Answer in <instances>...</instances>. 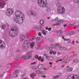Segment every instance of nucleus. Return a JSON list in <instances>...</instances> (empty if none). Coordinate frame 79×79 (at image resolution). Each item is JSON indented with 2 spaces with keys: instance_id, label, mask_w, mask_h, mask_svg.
<instances>
[{
  "instance_id": "obj_1",
  "label": "nucleus",
  "mask_w": 79,
  "mask_h": 79,
  "mask_svg": "<svg viewBox=\"0 0 79 79\" xmlns=\"http://www.w3.org/2000/svg\"><path fill=\"white\" fill-rule=\"evenodd\" d=\"M15 15L16 16L14 17V21L20 24H22L23 21L25 20V16L24 13L19 10H17L15 12Z\"/></svg>"
},
{
  "instance_id": "obj_2",
  "label": "nucleus",
  "mask_w": 79,
  "mask_h": 79,
  "mask_svg": "<svg viewBox=\"0 0 79 79\" xmlns=\"http://www.w3.org/2000/svg\"><path fill=\"white\" fill-rule=\"evenodd\" d=\"M18 34V29L16 27H14L11 29L9 32V35L10 37H14L16 36Z\"/></svg>"
},
{
  "instance_id": "obj_3",
  "label": "nucleus",
  "mask_w": 79,
  "mask_h": 79,
  "mask_svg": "<svg viewBox=\"0 0 79 79\" xmlns=\"http://www.w3.org/2000/svg\"><path fill=\"white\" fill-rule=\"evenodd\" d=\"M38 3L40 6L44 8L47 6V1L46 0H39Z\"/></svg>"
},
{
  "instance_id": "obj_4",
  "label": "nucleus",
  "mask_w": 79,
  "mask_h": 79,
  "mask_svg": "<svg viewBox=\"0 0 79 79\" xmlns=\"http://www.w3.org/2000/svg\"><path fill=\"white\" fill-rule=\"evenodd\" d=\"M65 12V9L63 7L60 6L57 8V13L59 14H63Z\"/></svg>"
},
{
  "instance_id": "obj_5",
  "label": "nucleus",
  "mask_w": 79,
  "mask_h": 79,
  "mask_svg": "<svg viewBox=\"0 0 79 79\" xmlns=\"http://www.w3.org/2000/svg\"><path fill=\"white\" fill-rule=\"evenodd\" d=\"M13 9L12 8L8 9L6 12V15L8 16H11L13 15Z\"/></svg>"
},
{
  "instance_id": "obj_6",
  "label": "nucleus",
  "mask_w": 79,
  "mask_h": 79,
  "mask_svg": "<svg viewBox=\"0 0 79 79\" xmlns=\"http://www.w3.org/2000/svg\"><path fill=\"white\" fill-rule=\"evenodd\" d=\"M79 77L76 75H70L68 77V79H79Z\"/></svg>"
},
{
  "instance_id": "obj_7",
  "label": "nucleus",
  "mask_w": 79,
  "mask_h": 79,
  "mask_svg": "<svg viewBox=\"0 0 79 79\" xmlns=\"http://www.w3.org/2000/svg\"><path fill=\"white\" fill-rule=\"evenodd\" d=\"M6 46L5 43L2 40H0V48H4Z\"/></svg>"
},
{
  "instance_id": "obj_8",
  "label": "nucleus",
  "mask_w": 79,
  "mask_h": 79,
  "mask_svg": "<svg viewBox=\"0 0 79 79\" xmlns=\"http://www.w3.org/2000/svg\"><path fill=\"white\" fill-rule=\"evenodd\" d=\"M5 5V2H3V0H0V7L1 8L4 7V6Z\"/></svg>"
},
{
  "instance_id": "obj_9",
  "label": "nucleus",
  "mask_w": 79,
  "mask_h": 79,
  "mask_svg": "<svg viewBox=\"0 0 79 79\" xmlns=\"http://www.w3.org/2000/svg\"><path fill=\"white\" fill-rule=\"evenodd\" d=\"M31 15L33 16H37V12L35 11L32 10H31Z\"/></svg>"
},
{
  "instance_id": "obj_10",
  "label": "nucleus",
  "mask_w": 79,
  "mask_h": 79,
  "mask_svg": "<svg viewBox=\"0 0 79 79\" xmlns=\"http://www.w3.org/2000/svg\"><path fill=\"white\" fill-rule=\"evenodd\" d=\"M19 73V70H17L15 71L14 74V76L15 77H18V74Z\"/></svg>"
},
{
  "instance_id": "obj_11",
  "label": "nucleus",
  "mask_w": 79,
  "mask_h": 79,
  "mask_svg": "<svg viewBox=\"0 0 79 79\" xmlns=\"http://www.w3.org/2000/svg\"><path fill=\"white\" fill-rule=\"evenodd\" d=\"M27 57L28 59L32 58V52H28L27 53Z\"/></svg>"
},
{
  "instance_id": "obj_12",
  "label": "nucleus",
  "mask_w": 79,
  "mask_h": 79,
  "mask_svg": "<svg viewBox=\"0 0 79 79\" xmlns=\"http://www.w3.org/2000/svg\"><path fill=\"white\" fill-rule=\"evenodd\" d=\"M75 34V32H74V31H71L68 32V35H74Z\"/></svg>"
},
{
  "instance_id": "obj_13",
  "label": "nucleus",
  "mask_w": 79,
  "mask_h": 79,
  "mask_svg": "<svg viewBox=\"0 0 79 79\" xmlns=\"http://www.w3.org/2000/svg\"><path fill=\"white\" fill-rule=\"evenodd\" d=\"M63 22H64V20H60L59 21H58L56 23V24H54L53 26H55V25H60V23H63Z\"/></svg>"
},
{
  "instance_id": "obj_14",
  "label": "nucleus",
  "mask_w": 79,
  "mask_h": 79,
  "mask_svg": "<svg viewBox=\"0 0 79 79\" xmlns=\"http://www.w3.org/2000/svg\"><path fill=\"white\" fill-rule=\"evenodd\" d=\"M38 69H42L44 68V65L42 64H39L38 66Z\"/></svg>"
},
{
  "instance_id": "obj_15",
  "label": "nucleus",
  "mask_w": 79,
  "mask_h": 79,
  "mask_svg": "<svg viewBox=\"0 0 79 79\" xmlns=\"http://www.w3.org/2000/svg\"><path fill=\"white\" fill-rule=\"evenodd\" d=\"M36 76V74H35V73H31L30 75V76H31V78H32V79L34 78V77H35Z\"/></svg>"
},
{
  "instance_id": "obj_16",
  "label": "nucleus",
  "mask_w": 79,
  "mask_h": 79,
  "mask_svg": "<svg viewBox=\"0 0 79 79\" xmlns=\"http://www.w3.org/2000/svg\"><path fill=\"white\" fill-rule=\"evenodd\" d=\"M25 35L23 34L21 35L20 36V38L21 40H24L25 39Z\"/></svg>"
},
{
  "instance_id": "obj_17",
  "label": "nucleus",
  "mask_w": 79,
  "mask_h": 79,
  "mask_svg": "<svg viewBox=\"0 0 79 79\" xmlns=\"http://www.w3.org/2000/svg\"><path fill=\"white\" fill-rule=\"evenodd\" d=\"M43 55L44 56V57H45V58H46V60L48 59V57L49 56H48V55L47 54L44 53L43 54Z\"/></svg>"
},
{
  "instance_id": "obj_18",
  "label": "nucleus",
  "mask_w": 79,
  "mask_h": 79,
  "mask_svg": "<svg viewBox=\"0 0 79 79\" xmlns=\"http://www.w3.org/2000/svg\"><path fill=\"white\" fill-rule=\"evenodd\" d=\"M22 58L23 60H28L29 59L27 56H23L22 57Z\"/></svg>"
},
{
  "instance_id": "obj_19",
  "label": "nucleus",
  "mask_w": 79,
  "mask_h": 79,
  "mask_svg": "<svg viewBox=\"0 0 79 79\" xmlns=\"http://www.w3.org/2000/svg\"><path fill=\"white\" fill-rule=\"evenodd\" d=\"M35 45V42H32L31 45V48H32V49H33V48L34 47V45Z\"/></svg>"
},
{
  "instance_id": "obj_20",
  "label": "nucleus",
  "mask_w": 79,
  "mask_h": 79,
  "mask_svg": "<svg viewBox=\"0 0 79 79\" xmlns=\"http://www.w3.org/2000/svg\"><path fill=\"white\" fill-rule=\"evenodd\" d=\"M24 43L25 44H26V45H29V44H30V41L27 40H25L24 41Z\"/></svg>"
},
{
  "instance_id": "obj_21",
  "label": "nucleus",
  "mask_w": 79,
  "mask_h": 79,
  "mask_svg": "<svg viewBox=\"0 0 79 79\" xmlns=\"http://www.w3.org/2000/svg\"><path fill=\"white\" fill-rule=\"evenodd\" d=\"M57 36H60L62 35V33L60 32V31H59L58 32L57 34Z\"/></svg>"
},
{
  "instance_id": "obj_22",
  "label": "nucleus",
  "mask_w": 79,
  "mask_h": 79,
  "mask_svg": "<svg viewBox=\"0 0 79 79\" xmlns=\"http://www.w3.org/2000/svg\"><path fill=\"white\" fill-rule=\"evenodd\" d=\"M53 60V57L52 56L49 57H48V59H47V60Z\"/></svg>"
},
{
  "instance_id": "obj_23",
  "label": "nucleus",
  "mask_w": 79,
  "mask_h": 79,
  "mask_svg": "<svg viewBox=\"0 0 79 79\" xmlns=\"http://www.w3.org/2000/svg\"><path fill=\"white\" fill-rule=\"evenodd\" d=\"M60 77V75H58L56 76H53L52 77V79H57V78H58Z\"/></svg>"
},
{
  "instance_id": "obj_24",
  "label": "nucleus",
  "mask_w": 79,
  "mask_h": 79,
  "mask_svg": "<svg viewBox=\"0 0 79 79\" xmlns=\"http://www.w3.org/2000/svg\"><path fill=\"white\" fill-rule=\"evenodd\" d=\"M36 43H40L42 42H43V41L41 40H36Z\"/></svg>"
},
{
  "instance_id": "obj_25",
  "label": "nucleus",
  "mask_w": 79,
  "mask_h": 79,
  "mask_svg": "<svg viewBox=\"0 0 79 79\" xmlns=\"http://www.w3.org/2000/svg\"><path fill=\"white\" fill-rule=\"evenodd\" d=\"M26 76V72H24L23 74L21 75V77L23 78Z\"/></svg>"
},
{
  "instance_id": "obj_26",
  "label": "nucleus",
  "mask_w": 79,
  "mask_h": 79,
  "mask_svg": "<svg viewBox=\"0 0 79 79\" xmlns=\"http://www.w3.org/2000/svg\"><path fill=\"white\" fill-rule=\"evenodd\" d=\"M40 23L41 24H43L44 23V20H40Z\"/></svg>"
},
{
  "instance_id": "obj_27",
  "label": "nucleus",
  "mask_w": 79,
  "mask_h": 79,
  "mask_svg": "<svg viewBox=\"0 0 79 79\" xmlns=\"http://www.w3.org/2000/svg\"><path fill=\"white\" fill-rule=\"evenodd\" d=\"M61 3L59 2H57L56 4V6H61Z\"/></svg>"
},
{
  "instance_id": "obj_28",
  "label": "nucleus",
  "mask_w": 79,
  "mask_h": 79,
  "mask_svg": "<svg viewBox=\"0 0 79 79\" xmlns=\"http://www.w3.org/2000/svg\"><path fill=\"white\" fill-rule=\"evenodd\" d=\"M42 34H43L44 35H46L47 33L45 32V31L44 30H43L42 31Z\"/></svg>"
},
{
  "instance_id": "obj_29",
  "label": "nucleus",
  "mask_w": 79,
  "mask_h": 79,
  "mask_svg": "<svg viewBox=\"0 0 79 79\" xmlns=\"http://www.w3.org/2000/svg\"><path fill=\"white\" fill-rule=\"evenodd\" d=\"M35 73L37 74H40L42 73V72L40 70H37L35 71Z\"/></svg>"
},
{
  "instance_id": "obj_30",
  "label": "nucleus",
  "mask_w": 79,
  "mask_h": 79,
  "mask_svg": "<svg viewBox=\"0 0 79 79\" xmlns=\"http://www.w3.org/2000/svg\"><path fill=\"white\" fill-rule=\"evenodd\" d=\"M74 1L75 3L79 4V0H74Z\"/></svg>"
},
{
  "instance_id": "obj_31",
  "label": "nucleus",
  "mask_w": 79,
  "mask_h": 79,
  "mask_svg": "<svg viewBox=\"0 0 79 79\" xmlns=\"http://www.w3.org/2000/svg\"><path fill=\"white\" fill-rule=\"evenodd\" d=\"M73 62L74 63H77V62H78V60L77 59H74L73 60Z\"/></svg>"
},
{
  "instance_id": "obj_32",
  "label": "nucleus",
  "mask_w": 79,
  "mask_h": 79,
  "mask_svg": "<svg viewBox=\"0 0 79 79\" xmlns=\"http://www.w3.org/2000/svg\"><path fill=\"white\" fill-rule=\"evenodd\" d=\"M55 46H56V47H60V44L59 43H55Z\"/></svg>"
},
{
  "instance_id": "obj_33",
  "label": "nucleus",
  "mask_w": 79,
  "mask_h": 79,
  "mask_svg": "<svg viewBox=\"0 0 79 79\" xmlns=\"http://www.w3.org/2000/svg\"><path fill=\"white\" fill-rule=\"evenodd\" d=\"M30 40H35V36H33L30 38Z\"/></svg>"
},
{
  "instance_id": "obj_34",
  "label": "nucleus",
  "mask_w": 79,
  "mask_h": 79,
  "mask_svg": "<svg viewBox=\"0 0 79 79\" xmlns=\"http://www.w3.org/2000/svg\"><path fill=\"white\" fill-rule=\"evenodd\" d=\"M67 58H68V56H66L63 58V60H67Z\"/></svg>"
},
{
  "instance_id": "obj_35",
  "label": "nucleus",
  "mask_w": 79,
  "mask_h": 79,
  "mask_svg": "<svg viewBox=\"0 0 79 79\" xmlns=\"http://www.w3.org/2000/svg\"><path fill=\"white\" fill-rule=\"evenodd\" d=\"M7 68H10V67H11V64H8L6 65Z\"/></svg>"
},
{
  "instance_id": "obj_36",
  "label": "nucleus",
  "mask_w": 79,
  "mask_h": 79,
  "mask_svg": "<svg viewBox=\"0 0 79 79\" xmlns=\"http://www.w3.org/2000/svg\"><path fill=\"white\" fill-rule=\"evenodd\" d=\"M26 36L27 37V39H29V36L28 35V34H26Z\"/></svg>"
},
{
  "instance_id": "obj_37",
  "label": "nucleus",
  "mask_w": 79,
  "mask_h": 79,
  "mask_svg": "<svg viewBox=\"0 0 79 79\" xmlns=\"http://www.w3.org/2000/svg\"><path fill=\"white\" fill-rule=\"evenodd\" d=\"M73 70V69L71 67L69 69V71L70 72H71Z\"/></svg>"
},
{
  "instance_id": "obj_38",
  "label": "nucleus",
  "mask_w": 79,
  "mask_h": 79,
  "mask_svg": "<svg viewBox=\"0 0 79 79\" xmlns=\"http://www.w3.org/2000/svg\"><path fill=\"white\" fill-rule=\"evenodd\" d=\"M31 68L32 69H36V67L35 66H32Z\"/></svg>"
},
{
  "instance_id": "obj_39",
  "label": "nucleus",
  "mask_w": 79,
  "mask_h": 79,
  "mask_svg": "<svg viewBox=\"0 0 79 79\" xmlns=\"http://www.w3.org/2000/svg\"><path fill=\"white\" fill-rule=\"evenodd\" d=\"M31 10L28 11L27 12V14H28V15H31Z\"/></svg>"
},
{
  "instance_id": "obj_40",
  "label": "nucleus",
  "mask_w": 79,
  "mask_h": 79,
  "mask_svg": "<svg viewBox=\"0 0 79 79\" xmlns=\"http://www.w3.org/2000/svg\"><path fill=\"white\" fill-rule=\"evenodd\" d=\"M59 49L60 50H63V47H60L59 48Z\"/></svg>"
},
{
  "instance_id": "obj_41",
  "label": "nucleus",
  "mask_w": 79,
  "mask_h": 79,
  "mask_svg": "<svg viewBox=\"0 0 79 79\" xmlns=\"http://www.w3.org/2000/svg\"><path fill=\"white\" fill-rule=\"evenodd\" d=\"M43 29L42 27H40V28H39V31H42L43 30Z\"/></svg>"
},
{
  "instance_id": "obj_42",
  "label": "nucleus",
  "mask_w": 79,
  "mask_h": 79,
  "mask_svg": "<svg viewBox=\"0 0 79 79\" xmlns=\"http://www.w3.org/2000/svg\"><path fill=\"white\" fill-rule=\"evenodd\" d=\"M62 39H64V40H67V39L64 38V35H63L62 36Z\"/></svg>"
},
{
  "instance_id": "obj_43",
  "label": "nucleus",
  "mask_w": 79,
  "mask_h": 79,
  "mask_svg": "<svg viewBox=\"0 0 79 79\" xmlns=\"http://www.w3.org/2000/svg\"><path fill=\"white\" fill-rule=\"evenodd\" d=\"M35 58H36V59H38V58H39V56L37 55H36L35 56Z\"/></svg>"
},
{
  "instance_id": "obj_44",
  "label": "nucleus",
  "mask_w": 79,
  "mask_h": 79,
  "mask_svg": "<svg viewBox=\"0 0 79 79\" xmlns=\"http://www.w3.org/2000/svg\"><path fill=\"white\" fill-rule=\"evenodd\" d=\"M53 55H55L56 53V51H53Z\"/></svg>"
},
{
  "instance_id": "obj_45",
  "label": "nucleus",
  "mask_w": 79,
  "mask_h": 79,
  "mask_svg": "<svg viewBox=\"0 0 79 79\" xmlns=\"http://www.w3.org/2000/svg\"><path fill=\"white\" fill-rule=\"evenodd\" d=\"M5 27H6V26H5V25H2V28L3 29H5Z\"/></svg>"
},
{
  "instance_id": "obj_46",
  "label": "nucleus",
  "mask_w": 79,
  "mask_h": 79,
  "mask_svg": "<svg viewBox=\"0 0 79 79\" xmlns=\"http://www.w3.org/2000/svg\"><path fill=\"white\" fill-rule=\"evenodd\" d=\"M63 50H66L67 49L66 48L64 47H63Z\"/></svg>"
},
{
  "instance_id": "obj_47",
  "label": "nucleus",
  "mask_w": 79,
  "mask_h": 79,
  "mask_svg": "<svg viewBox=\"0 0 79 79\" xmlns=\"http://www.w3.org/2000/svg\"><path fill=\"white\" fill-rule=\"evenodd\" d=\"M42 77H43L44 78H45V77H46V76L44 75H43L41 76Z\"/></svg>"
},
{
  "instance_id": "obj_48",
  "label": "nucleus",
  "mask_w": 79,
  "mask_h": 79,
  "mask_svg": "<svg viewBox=\"0 0 79 79\" xmlns=\"http://www.w3.org/2000/svg\"><path fill=\"white\" fill-rule=\"evenodd\" d=\"M65 63H64V64L62 65V66L61 67V68H64V65H65Z\"/></svg>"
},
{
  "instance_id": "obj_49",
  "label": "nucleus",
  "mask_w": 79,
  "mask_h": 79,
  "mask_svg": "<svg viewBox=\"0 0 79 79\" xmlns=\"http://www.w3.org/2000/svg\"><path fill=\"white\" fill-rule=\"evenodd\" d=\"M12 79V76H10V77L8 78V79Z\"/></svg>"
},
{
  "instance_id": "obj_50",
  "label": "nucleus",
  "mask_w": 79,
  "mask_h": 79,
  "mask_svg": "<svg viewBox=\"0 0 79 79\" xmlns=\"http://www.w3.org/2000/svg\"><path fill=\"white\" fill-rule=\"evenodd\" d=\"M46 49L47 50H48V51L50 50V48H49V47L47 48H46Z\"/></svg>"
},
{
  "instance_id": "obj_51",
  "label": "nucleus",
  "mask_w": 79,
  "mask_h": 79,
  "mask_svg": "<svg viewBox=\"0 0 79 79\" xmlns=\"http://www.w3.org/2000/svg\"><path fill=\"white\" fill-rule=\"evenodd\" d=\"M41 58H42V57H41V56H39L38 58V60H40L41 59Z\"/></svg>"
},
{
  "instance_id": "obj_52",
  "label": "nucleus",
  "mask_w": 79,
  "mask_h": 79,
  "mask_svg": "<svg viewBox=\"0 0 79 79\" xmlns=\"http://www.w3.org/2000/svg\"><path fill=\"white\" fill-rule=\"evenodd\" d=\"M19 66V64H17L15 66V68H18V66Z\"/></svg>"
},
{
  "instance_id": "obj_53",
  "label": "nucleus",
  "mask_w": 79,
  "mask_h": 79,
  "mask_svg": "<svg viewBox=\"0 0 79 79\" xmlns=\"http://www.w3.org/2000/svg\"><path fill=\"white\" fill-rule=\"evenodd\" d=\"M52 30V28L51 27H50L49 28H48V31H50Z\"/></svg>"
},
{
  "instance_id": "obj_54",
  "label": "nucleus",
  "mask_w": 79,
  "mask_h": 79,
  "mask_svg": "<svg viewBox=\"0 0 79 79\" xmlns=\"http://www.w3.org/2000/svg\"><path fill=\"white\" fill-rule=\"evenodd\" d=\"M38 34V35H39V36H41V35H42V33H41L40 32H39Z\"/></svg>"
},
{
  "instance_id": "obj_55",
  "label": "nucleus",
  "mask_w": 79,
  "mask_h": 79,
  "mask_svg": "<svg viewBox=\"0 0 79 79\" xmlns=\"http://www.w3.org/2000/svg\"><path fill=\"white\" fill-rule=\"evenodd\" d=\"M61 54L60 52H57V55H61Z\"/></svg>"
},
{
  "instance_id": "obj_56",
  "label": "nucleus",
  "mask_w": 79,
  "mask_h": 79,
  "mask_svg": "<svg viewBox=\"0 0 79 79\" xmlns=\"http://www.w3.org/2000/svg\"><path fill=\"white\" fill-rule=\"evenodd\" d=\"M53 50L51 51L50 52V54H52L53 53Z\"/></svg>"
},
{
  "instance_id": "obj_57",
  "label": "nucleus",
  "mask_w": 79,
  "mask_h": 79,
  "mask_svg": "<svg viewBox=\"0 0 79 79\" xmlns=\"http://www.w3.org/2000/svg\"><path fill=\"white\" fill-rule=\"evenodd\" d=\"M40 38L39 37H37L36 38V40H40Z\"/></svg>"
},
{
  "instance_id": "obj_58",
  "label": "nucleus",
  "mask_w": 79,
  "mask_h": 79,
  "mask_svg": "<svg viewBox=\"0 0 79 79\" xmlns=\"http://www.w3.org/2000/svg\"><path fill=\"white\" fill-rule=\"evenodd\" d=\"M49 64H50V65H52L53 64V63L52 62H50L49 63Z\"/></svg>"
},
{
  "instance_id": "obj_59",
  "label": "nucleus",
  "mask_w": 79,
  "mask_h": 79,
  "mask_svg": "<svg viewBox=\"0 0 79 79\" xmlns=\"http://www.w3.org/2000/svg\"><path fill=\"white\" fill-rule=\"evenodd\" d=\"M35 63H36V62H34L31 63V64H35Z\"/></svg>"
},
{
  "instance_id": "obj_60",
  "label": "nucleus",
  "mask_w": 79,
  "mask_h": 79,
  "mask_svg": "<svg viewBox=\"0 0 79 79\" xmlns=\"http://www.w3.org/2000/svg\"><path fill=\"white\" fill-rule=\"evenodd\" d=\"M58 17H56L55 19L53 20V21H55V20H58Z\"/></svg>"
},
{
  "instance_id": "obj_61",
  "label": "nucleus",
  "mask_w": 79,
  "mask_h": 79,
  "mask_svg": "<svg viewBox=\"0 0 79 79\" xmlns=\"http://www.w3.org/2000/svg\"><path fill=\"white\" fill-rule=\"evenodd\" d=\"M67 42H68V43H69L71 42V40L69 41V40H67Z\"/></svg>"
},
{
  "instance_id": "obj_62",
  "label": "nucleus",
  "mask_w": 79,
  "mask_h": 79,
  "mask_svg": "<svg viewBox=\"0 0 79 79\" xmlns=\"http://www.w3.org/2000/svg\"><path fill=\"white\" fill-rule=\"evenodd\" d=\"M73 26H76V23H74L73 24Z\"/></svg>"
},
{
  "instance_id": "obj_63",
  "label": "nucleus",
  "mask_w": 79,
  "mask_h": 79,
  "mask_svg": "<svg viewBox=\"0 0 79 79\" xmlns=\"http://www.w3.org/2000/svg\"><path fill=\"white\" fill-rule=\"evenodd\" d=\"M46 30H48V27H46Z\"/></svg>"
},
{
  "instance_id": "obj_64",
  "label": "nucleus",
  "mask_w": 79,
  "mask_h": 79,
  "mask_svg": "<svg viewBox=\"0 0 79 79\" xmlns=\"http://www.w3.org/2000/svg\"><path fill=\"white\" fill-rule=\"evenodd\" d=\"M66 26H67V24H64V27H66Z\"/></svg>"
}]
</instances>
